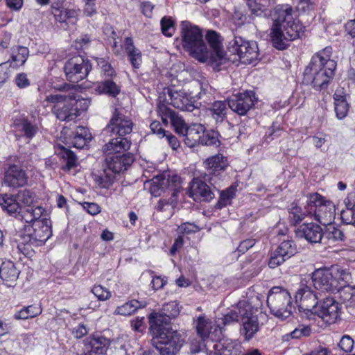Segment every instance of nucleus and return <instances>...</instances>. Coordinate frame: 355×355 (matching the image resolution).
Masks as SVG:
<instances>
[{"label":"nucleus","mask_w":355,"mask_h":355,"mask_svg":"<svg viewBox=\"0 0 355 355\" xmlns=\"http://www.w3.org/2000/svg\"><path fill=\"white\" fill-rule=\"evenodd\" d=\"M305 28L293 17V9L288 6L275 8L273 24L270 33L272 46L279 50L286 49L289 43L300 38Z\"/></svg>","instance_id":"f257e3e1"},{"label":"nucleus","mask_w":355,"mask_h":355,"mask_svg":"<svg viewBox=\"0 0 355 355\" xmlns=\"http://www.w3.org/2000/svg\"><path fill=\"white\" fill-rule=\"evenodd\" d=\"M331 53V47L327 46L312 57L309 65L304 70L303 83L311 84L313 87L327 86L336 68V62L330 58Z\"/></svg>","instance_id":"f03ea898"},{"label":"nucleus","mask_w":355,"mask_h":355,"mask_svg":"<svg viewBox=\"0 0 355 355\" xmlns=\"http://www.w3.org/2000/svg\"><path fill=\"white\" fill-rule=\"evenodd\" d=\"M46 100L56 103L53 107V112L56 117L62 121L71 122L76 119L80 111L86 110L90 101L80 98L76 94H53L48 96Z\"/></svg>","instance_id":"7ed1b4c3"},{"label":"nucleus","mask_w":355,"mask_h":355,"mask_svg":"<svg viewBox=\"0 0 355 355\" xmlns=\"http://www.w3.org/2000/svg\"><path fill=\"white\" fill-rule=\"evenodd\" d=\"M181 37L183 49L200 62H207L211 59L210 52L203 39L201 29L188 21L181 24Z\"/></svg>","instance_id":"20e7f679"},{"label":"nucleus","mask_w":355,"mask_h":355,"mask_svg":"<svg viewBox=\"0 0 355 355\" xmlns=\"http://www.w3.org/2000/svg\"><path fill=\"white\" fill-rule=\"evenodd\" d=\"M153 332V345L160 355H177L185 343L183 331L169 327L150 326Z\"/></svg>","instance_id":"39448f33"},{"label":"nucleus","mask_w":355,"mask_h":355,"mask_svg":"<svg viewBox=\"0 0 355 355\" xmlns=\"http://www.w3.org/2000/svg\"><path fill=\"white\" fill-rule=\"evenodd\" d=\"M19 234L22 240L21 243L24 246L42 245L51 236L50 222L44 218L41 221H36L32 224H25ZM18 248L24 254L29 253L28 248L24 247V248H21L19 245Z\"/></svg>","instance_id":"423d86ee"},{"label":"nucleus","mask_w":355,"mask_h":355,"mask_svg":"<svg viewBox=\"0 0 355 355\" xmlns=\"http://www.w3.org/2000/svg\"><path fill=\"white\" fill-rule=\"evenodd\" d=\"M246 307L241 311L240 333L245 340H251L259 330V322L257 315L258 309L262 306L259 295L247 299Z\"/></svg>","instance_id":"0eeeda50"},{"label":"nucleus","mask_w":355,"mask_h":355,"mask_svg":"<svg viewBox=\"0 0 355 355\" xmlns=\"http://www.w3.org/2000/svg\"><path fill=\"white\" fill-rule=\"evenodd\" d=\"M266 302L271 313L281 320L290 317L294 309L290 293L279 286L270 290Z\"/></svg>","instance_id":"6e6552de"},{"label":"nucleus","mask_w":355,"mask_h":355,"mask_svg":"<svg viewBox=\"0 0 355 355\" xmlns=\"http://www.w3.org/2000/svg\"><path fill=\"white\" fill-rule=\"evenodd\" d=\"M309 213L323 225H331L336 216V206L333 202L315 193L307 197Z\"/></svg>","instance_id":"1a4fd4ad"},{"label":"nucleus","mask_w":355,"mask_h":355,"mask_svg":"<svg viewBox=\"0 0 355 355\" xmlns=\"http://www.w3.org/2000/svg\"><path fill=\"white\" fill-rule=\"evenodd\" d=\"M227 49L232 55H238L243 64H252L259 59V51L254 41H248L241 37L235 36L230 41Z\"/></svg>","instance_id":"9d476101"},{"label":"nucleus","mask_w":355,"mask_h":355,"mask_svg":"<svg viewBox=\"0 0 355 355\" xmlns=\"http://www.w3.org/2000/svg\"><path fill=\"white\" fill-rule=\"evenodd\" d=\"M91 69L89 61L81 55H76L68 60L64 67L67 79L72 83L83 80Z\"/></svg>","instance_id":"9b49d317"},{"label":"nucleus","mask_w":355,"mask_h":355,"mask_svg":"<svg viewBox=\"0 0 355 355\" xmlns=\"http://www.w3.org/2000/svg\"><path fill=\"white\" fill-rule=\"evenodd\" d=\"M342 306L334 298L328 297L319 301L312 314L327 324L335 323L340 317Z\"/></svg>","instance_id":"f8f14e48"},{"label":"nucleus","mask_w":355,"mask_h":355,"mask_svg":"<svg viewBox=\"0 0 355 355\" xmlns=\"http://www.w3.org/2000/svg\"><path fill=\"white\" fill-rule=\"evenodd\" d=\"M205 38L211 47V50L209 52L212 57L207 62L210 64L216 62L217 65H219L227 62H234V60H232L224 51L222 43L223 39L218 33L209 30L206 33Z\"/></svg>","instance_id":"ddd939ff"},{"label":"nucleus","mask_w":355,"mask_h":355,"mask_svg":"<svg viewBox=\"0 0 355 355\" xmlns=\"http://www.w3.org/2000/svg\"><path fill=\"white\" fill-rule=\"evenodd\" d=\"M257 101L258 98L254 90H245L232 95L228 100V105L233 112L243 116L254 107Z\"/></svg>","instance_id":"4468645a"},{"label":"nucleus","mask_w":355,"mask_h":355,"mask_svg":"<svg viewBox=\"0 0 355 355\" xmlns=\"http://www.w3.org/2000/svg\"><path fill=\"white\" fill-rule=\"evenodd\" d=\"M60 137L69 147L83 148L92 139V135L86 128L78 126L74 132H71L68 128H64Z\"/></svg>","instance_id":"2eb2a0df"},{"label":"nucleus","mask_w":355,"mask_h":355,"mask_svg":"<svg viewBox=\"0 0 355 355\" xmlns=\"http://www.w3.org/2000/svg\"><path fill=\"white\" fill-rule=\"evenodd\" d=\"M317 300L316 294L313 293L311 288L302 283L295 293V300L299 309L306 314L309 313L312 314L313 309L319 302Z\"/></svg>","instance_id":"dca6fc26"},{"label":"nucleus","mask_w":355,"mask_h":355,"mask_svg":"<svg viewBox=\"0 0 355 355\" xmlns=\"http://www.w3.org/2000/svg\"><path fill=\"white\" fill-rule=\"evenodd\" d=\"M194 324L198 335L204 341L207 339L213 341L219 338L221 335L220 324L217 323L214 327L212 321L204 315L198 317Z\"/></svg>","instance_id":"f3484780"},{"label":"nucleus","mask_w":355,"mask_h":355,"mask_svg":"<svg viewBox=\"0 0 355 355\" xmlns=\"http://www.w3.org/2000/svg\"><path fill=\"white\" fill-rule=\"evenodd\" d=\"M180 306L177 302L172 301L164 304L162 311L153 313L150 318V326L168 327L172 318L176 317L180 313Z\"/></svg>","instance_id":"a211bd4d"},{"label":"nucleus","mask_w":355,"mask_h":355,"mask_svg":"<svg viewBox=\"0 0 355 355\" xmlns=\"http://www.w3.org/2000/svg\"><path fill=\"white\" fill-rule=\"evenodd\" d=\"M228 164L227 157L220 153L207 158L203 162V166L209 174L205 176V180L209 181L211 184H214L216 181H214L213 177L209 176L216 178L221 171H224L227 168Z\"/></svg>","instance_id":"6ab92c4d"},{"label":"nucleus","mask_w":355,"mask_h":355,"mask_svg":"<svg viewBox=\"0 0 355 355\" xmlns=\"http://www.w3.org/2000/svg\"><path fill=\"white\" fill-rule=\"evenodd\" d=\"M105 130L112 133L111 136H125L132 130V123L126 116L115 111L113 116L107 124Z\"/></svg>","instance_id":"aec40b11"},{"label":"nucleus","mask_w":355,"mask_h":355,"mask_svg":"<svg viewBox=\"0 0 355 355\" xmlns=\"http://www.w3.org/2000/svg\"><path fill=\"white\" fill-rule=\"evenodd\" d=\"M297 251L295 244L292 240L282 241L277 249L272 253L268 261V266L275 268L283 263L286 259L293 256Z\"/></svg>","instance_id":"412c9836"},{"label":"nucleus","mask_w":355,"mask_h":355,"mask_svg":"<svg viewBox=\"0 0 355 355\" xmlns=\"http://www.w3.org/2000/svg\"><path fill=\"white\" fill-rule=\"evenodd\" d=\"M6 186L14 189L24 187L28 183V176L26 171L21 167L12 164L6 170L3 178Z\"/></svg>","instance_id":"4be33fe9"},{"label":"nucleus","mask_w":355,"mask_h":355,"mask_svg":"<svg viewBox=\"0 0 355 355\" xmlns=\"http://www.w3.org/2000/svg\"><path fill=\"white\" fill-rule=\"evenodd\" d=\"M167 94L169 98L166 101L178 109L191 110L195 107V98L185 90H167Z\"/></svg>","instance_id":"5701e85b"},{"label":"nucleus","mask_w":355,"mask_h":355,"mask_svg":"<svg viewBox=\"0 0 355 355\" xmlns=\"http://www.w3.org/2000/svg\"><path fill=\"white\" fill-rule=\"evenodd\" d=\"M331 276L333 291H338L340 293L341 289L348 286L352 282L350 272L338 266H331L328 268Z\"/></svg>","instance_id":"b1692460"},{"label":"nucleus","mask_w":355,"mask_h":355,"mask_svg":"<svg viewBox=\"0 0 355 355\" xmlns=\"http://www.w3.org/2000/svg\"><path fill=\"white\" fill-rule=\"evenodd\" d=\"M328 268L315 270L311 276L314 288L320 293L334 292L331 276Z\"/></svg>","instance_id":"393cba45"},{"label":"nucleus","mask_w":355,"mask_h":355,"mask_svg":"<svg viewBox=\"0 0 355 355\" xmlns=\"http://www.w3.org/2000/svg\"><path fill=\"white\" fill-rule=\"evenodd\" d=\"M296 234L310 243H316L321 241L324 233L319 225L309 223L300 225L296 230Z\"/></svg>","instance_id":"a878e982"},{"label":"nucleus","mask_w":355,"mask_h":355,"mask_svg":"<svg viewBox=\"0 0 355 355\" xmlns=\"http://www.w3.org/2000/svg\"><path fill=\"white\" fill-rule=\"evenodd\" d=\"M131 141L124 136H115L111 139L103 148V151L107 155L121 154L129 150Z\"/></svg>","instance_id":"bb28decb"},{"label":"nucleus","mask_w":355,"mask_h":355,"mask_svg":"<svg viewBox=\"0 0 355 355\" xmlns=\"http://www.w3.org/2000/svg\"><path fill=\"white\" fill-rule=\"evenodd\" d=\"M110 345V340L103 336L89 337L85 341L89 355H105Z\"/></svg>","instance_id":"cd10ccee"},{"label":"nucleus","mask_w":355,"mask_h":355,"mask_svg":"<svg viewBox=\"0 0 355 355\" xmlns=\"http://www.w3.org/2000/svg\"><path fill=\"white\" fill-rule=\"evenodd\" d=\"M189 195L194 200H208L212 198L209 187L204 182L195 178L190 183Z\"/></svg>","instance_id":"c85d7f7f"},{"label":"nucleus","mask_w":355,"mask_h":355,"mask_svg":"<svg viewBox=\"0 0 355 355\" xmlns=\"http://www.w3.org/2000/svg\"><path fill=\"white\" fill-rule=\"evenodd\" d=\"M247 299L240 300L235 306H232L227 313H225L223 318H219L217 323L220 324L221 329L223 327L227 325H232L235 323L240 322L241 318V311L246 307Z\"/></svg>","instance_id":"c756f323"},{"label":"nucleus","mask_w":355,"mask_h":355,"mask_svg":"<svg viewBox=\"0 0 355 355\" xmlns=\"http://www.w3.org/2000/svg\"><path fill=\"white\" fill-rule=\"evenodd\" d=\"M238 346L239 343L235 340H220L214 345V349L210 351L209 355H238Z\"/></svg>","instance_id":"7c9ffc66"},{"label":"nucleus","mask_w":355,"mask_h":355,"mask_svg":"<svg viewBox=\"0 0 355 355\" xmlns=\"http://www.w3.org/2000/svg\"><path fill=\"white\" fill-rule=\"evenodd\" d=\"M204 128L199 123H194L189 126L183 135L185 137V144L190 148L200 144Z\"/></svg>","instance_id":"2f4dec72"},{"label":"nucleus","mask_w":355,"mask_h":355,"mask_svg":"<svg viewBox=\"0 0 355 355\" xmlns=\"http://www.w3.org/2000/svg\"><path fill=\"white\" fill-rule=\"evenodd\" d=\"M44 211V209L42 206H35L33 205L26 207H21L19 212V215L21 219L24 220L26 224H32L36 221L42 220H40V218L43 215Z\"/></svg>","instance_id":"473e14b6"},{"label":"nucleus","mask_w":355,"mask_h":355,"mask_svg":"<svg viewBox=\"0 0 355 355\" xmlns=\"http://www.w3.org/2000/svg\"><path fill=\"white\" fill-rule=\"evenodd\" d=\"M124 49L132 67L138 69L142 63V54L141 51L134 45L131 37H128L125 39Z\"/></svg>","instance_id":"72a5a7b5"},{"label":"nucleus","mask_w":355,"mask_h":355,"mask_svg":"<svg viewBox=\"0 0 355 355\" xmlns=\"http://www.w3.org/2000/svg\"><path fill=\"white\" fill-rule=\"evenodd\" d=\"M0 206L3 211L10 215L19 214L21 207L19 203L17 194L9 193L0 194Z\"/></svg>","instance_id":"f704fd0d"},{"label":"nucleus","mask_w":355,"mask_h":355,"mask_svg":"<svg viewBox=\"0 0 355 355\" xmlns=\"http://www.w3.org/2000/svg\"><path fill=\"white\" fill-rule=\"evenodd\" d=\"M334 99L336 117L341 120L347 116L349 110V105L344 90H336Z\"/></svg>","instance_id":"c9c22d12"},{"label":"nucleus","mask_w":355,"mask_h":355,"mask_svg":"<svg viewBox=\"0 0 355 355\" xmlns=\"http://www.w3.org/2000/svg\"><path fill=\"white\" fill-rule=\"evenodd\" d=\"M13 125L17 130L23 132L24 135L28 139L35 137L39 130L36 123H33L26 117L24 116L15 119Z\"/></svg>","instance_id":"e433bc0d"},{"label":"nucleus","mask_w":355,"mask_h":355,"mask_svg":"<svg viewBox=\"0 0 355 355\" xmlns=\"http://www.w3.org/2000/svg\"><path fill=\"white\" fill-rule=\"evenodd\" d=\"M19 272L12 261L3 262L0 267V278L6 282H13L19 277Z\"/></svg>","instance_id":"4c0bfd02"},{"label":"nucleus","mask_w":355,"mask_h":355,"mask_svg":"<svg viewBox=\"0 0 355 355\" xmlns=\"http://www.w3.org/2000/svg\"><path fill=\"white\" fill-rule=\"evenodd\" d=\"M227 111V104L224 101L214 102L211 107L209 109V114L217 123L223 122L226 119Z\"/></svg>","instance_id":"58836bf2"},{"label":"nucleus","mask_w":355,"mask_h":355,"mask_svg":"<svg viewBox=\"0 0 355 355\" xmlns=\"http://www.w3.org/2000/svg\"><path fill=\"white\" fill-rule=\"evenodd\" d=\"M304 209L305 210H303L295 203H292L288 208V218L290 221L295 225L300 223L306 216H311V213H309L307 204Z\"/></svg>","instance_id":"ea45409f"},{"label":"nucleus","mask_w":355,"mask_h":355,"mask_svg":"<svg viewBox=\"0 0 355 355\" xmlns=\"http://www.w3.org/2000/svg\"><path fill=\"white\" fill-rule=\"evenodd\" d=\"M29 55V51L27 47L23 46H14L11 49V60L12 62L16 63L17 66L23 65Z\"/></svg>","instance_id":"a19ab883"},{"label":"nucleus","mask_w":355,"mask_h":355,"mask_svg":"<svg viewBox=\"0 0 355 355\" xmlns=\"http://www.w3.org/2000/svg\"><path fill=\"white\" fill-rule=\"evenodd\" d=\"M166 116L169 118L171 125L174 128L175 132L180 135H184V132L188 128L184 119L173 110H167Z\"/></svg>","instance_id":"79ce46f5"},{"label":"nucleus","mask_w":355,"mask_h":355,"mask_svg":"<svg viewBox=\"0 0 355 355\" xmlns=\"http://www.w3.org/2000/svg\"><path fill=\"white\" fill-rule=\"evenodd\" d=\"M42 311V310L40 306L31 305L17 311L14 318L17 320H26L40 315Z\"/></svg>","instance_id":"37998d69"},{"label":"nucleus","mask_w":355,"mask_h":355,"mask_svg":"<svg viewBox=\"0 0 355 355\" xmlns=\"http://www.w3.org/2000/svg\"><path fill=\"white\" fill-rule=\"evenodd\" d=\"M141 306L142 305L140 302L136 300H132L121 306H118L114 311V314L124 316L130 315Z\"/></svg>","instance_id":"c03bdc74"},{"label":"nucleus","mask_w":355,"mask_h":355,"mask_svg":"<svg viewBox=\"0 0 355 355\" xmlns=\"http://www.w3.org/2000/svg\"><path fill=\"white\" fill-rule=\"evenodd\" d=\"M62 157L65 162L62 166L63 171H70L77 166V157L71 150L64 148L62 153Z\"/></svg>","instance_id":"a18cd8bd"},{"label":"nucleus","mask_w":355,"mask_h":355,"mask_svg":"<svg viewBox=\"0 0 355 355\" xmlns=\"http://www.w3.org/2000/svg\"><path fill=\"white\" fill-rule=\"evenodd\" d=\"M19 203L22 207L31 206L36 202V195L30 190L24 189L17 193Z\"/></svg>","instance_id":"49530a36"},{"label":"nucleus","mask_w":355,"mask_h":355,"mask_svg":"<svg viewBox=\"0 0 355 355\" xmlns=\"http://www.w3.org/2000/svg\"><path fill=\"white\" fill-rule=\"evenodd\" d=\"M108 156L106 158V162L109 171L114 173H119L124 170L121 154H113Z\"/></svg>","instance_id":"de8ad7c7"},{"label":"nucleus","mask_w":355,"mask_h":355,"mask_svg":"<svg viewBox=\"0 0 355 355\" xmlns=\"http://www.w3.org/2000/svg\"><path fill=\"white\" fill-rule=\"evenodd\" d=\"M311 333V329L307 325H299L290 334H285L283 336L284 340L288 341L290 339H299L302 337L309 336Z\"/></svg>","instance_id":"09e8293b"},{"label":"nucleus","mask_w":355,"mask_h":355,"mask_svg":"<svg viewBox=\"0 0 355 355\" xmlns=\"http://www.w3.org/2000/svg\"><path fill=\"white\" fill-rule=\"evenodd\" d=\"M327 227L326 229L325 232L323 234V236L329 241H340L343 240L344 234L343 232L338 227H336L332 223L331 225H327Z\"/></svg>","instance_id":"8fccbe9b"},{"label":"nucleus","mask_w":355,"mask_h":355,"mask_svg":"<svg viewBox=\"0 0 355 355\" xmlns=\"http://www.w3.org/2000/svg\"><path fill=\"white\" fill-rule=\"evenodd\" d=\"M218 136L219 134L218 132L214 130L205 131V129L204 128V132L202 136L200 144L217 146L220 144Z\"/></svg>","instance_id":"3c124183"},{"label":"nucleus","mask_w":355,"mask_h":355,"mask_svg":"<svg viewBox=\"0 0 355 355\" xmlns=\"http://www.w3.org/2000/svg\"><path fill=\"white\" fill-rule=\"evenodd\" d=\"M236 191V187L232 186L225 191H222L218 202V208L220 209L229 205L231 202V200L235 196Z\"/></svg>","instance_id":"603ef678"},{"label":"nucleus","mask_w":355,"mask_h":355,"mask_svg":"<svg viewBox=\"0 0 355 355\" xmlns=\"http://www.w3.org/2000/svg\"><path fill=\"white\" fill-rule=\"evenodd\" d=\"M341 300L351 306H355V286H345L339 293Z\"/></svg>","instance_id":"864d4df0"},{"label":"nucleus","mask_w":355,"mask_h":355,"mask_svg":"<svg viewBox=\"0 0 355 355\" xmlns=\"http://www.w3.org/2000/svg\"><path fill=\"white\" fill-rule=\"evenodd\" d=\"M165 178L159 179L156 178L153 180L150 187V191L154 196H159L165 191L166 187Z\"/></svg>","instance_id":"5fc2aeb1"},{"label":"nucleus","mask_w":355,"mask_h":355,"mask_svg":"<svg viewBox=\"0 0 355 355\" xmlns=\"http://www.w3.org/2000/svg\"><path fill=\"white\" fill-rule=\"evenodd\" d=\"M160 24L162 33L167 37H171L175 31L173 19L165 16L161 19Z\"/></svg>","instance_id":"6e6d98bb"},{"label":"nucleus","mask_w":355,"mask_h":355,"mask_svg":"<svg viewBox=\"0 0 355 355\" xmlns=\"http://www.w3.org/2000/svg\"><path fill=\"white\" fill-rule=\"evenodd\" d=\"M91 292L98 298L100 301H105L109 300L111 296V292L106 288L105 287H103L101 285H94Z\"/></svg>","instance_id":"4d7b16f0"},{"label":"nucleus","mask_w":355,"mask_h":355,"mask_svg":"<svg viewBox=\"0 0 355 355\" xmlns=\"http://www.w3.org/2000/svg\"><path fill=\"white\" fill-rule=\"evenodd\" d=\"M165 180L167 181V189L172 191V196H175L181 188L180 178L178 175H172Z\"/></svg>","instance_id":"13d9d810"},{"label":"nucleus","mask_w":355,"mask_h":355,"mask_svg":"<svg viewBox=\"0 0 355 355\" xmlns=\"http://www.w3.org/2000/svg\"><path fill=\"white\" fill-rule=\"evenodd\" d=\"M340 218L345 224H352L355 226V210L345 208L340 212Z\"/></svg>","instance_id":"bf43d9fd"},{"label":"nucleus","mask_w":355,"mask_h":355,"mask_svg":"<svg viewBox=\"0 0 355 355\" xmlns=\"http://www.w3.org/2000/svg\"><path fill=\"white\" fill-rule=\"evenodd\" d=\"M247 5L251 10L252 14L255 16H261L262 15H266L263 7L257 3L255 0H248Z\"/></svg>","instance_id":"052dcab7"},{"label":"nucleus","mask_w":355,"mask_h":355,"mask_svg":"<svg viewBox=\"0 0 355 355\" xmlns=\"http://www.w3.org/2000/svg\"><path fill=\"white\" fill-rule=\"evenodd\" d=\"M200 230L198 226L194 223H184L178 227V232L180 234H189L197 232Z\"/></svg>","instance_id":"680f3d73"},{"label":"nucleus","mask_w":355,"mask_h":355,"mask_svg":"<svg viewBox=\"0 0 355 355\" xmlns=\"http://www.w3.org/2000/svg\"><path fill=\"white\" fill-rule=\"evenodd\" d=\"M340 348L345 352L352 351L354 346V340L348 335L343 336L338 344Z\"/></svg>","instance_id":"e2e57ef3"},{"label":"nucleus","mask_w":355,"mask_h":355,"mask_svg":"<svg viewBox=\"0 0 355 355\" xmlns=\"http://www.w3.org/2000/svg\"><path fill=\"white\" fill-rule=\"evenodd\" d=\"M64 11V8H60L58 7H55L53 5L51 6V12L53 15L55 19L57 21H59L61 23L66 21L65 15H64L65 12Z\"/></svg>","instance_id":"0e129e2a"},{"label":"nucleus","mask_w":355,"mask_h":355,"mask_svg":"<svg viewBox=\"0 0 355 355\" xmlns=\"http://www.w3.org/2000/svg\"><path fill=\"white\" fill-rule=\"evenodd\" d=\"M255 244L254 239H246L241 241L237 248V251L239 253L244 254L247 252L250 248L253 247Z\"/></svg>","instance_id":"69168bd1"},{"label":"nucleus","mask_w":355,"mask_h":355,"mask_svg":"<svg viewBox=\"0 0 355 355\" xmlns=\"http://www.w3.org/2000/svg\"><path fill=\"white\" fill-rule=\"evenodd\" d=\"M167 280L161 276L153 277L151 285L155 291L162 288L166 284Z\"/></svg>","instance_id":"338daca9"},{"label":"nucleus","mask_w":355,"mask_h":355,"mask_svg":"<svg viewBox=\"0 0 355 355\" xmlns=\"http://www.w3.org/2000/svg\"><path fill=\"white\" fill-rule=\"evenodd\" d=\"M15 83L20 88L29 86L30 81L27 78V75L24 73H19L15 78Z\"/></svg>","instance_id":"774afa93"}]
</instances>
